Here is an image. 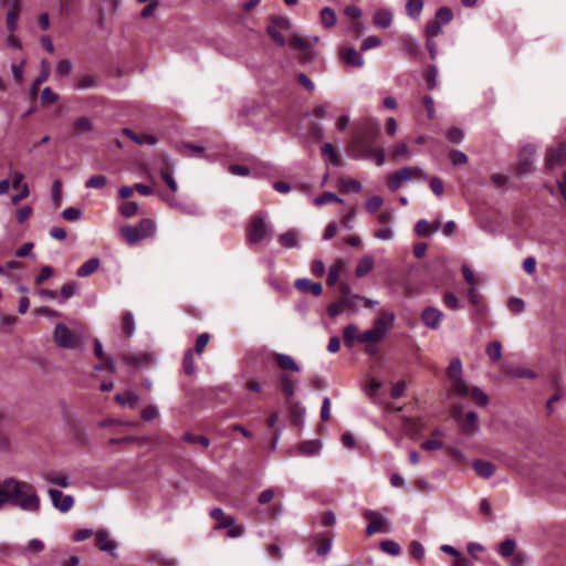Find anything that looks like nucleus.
<instances>
[{
    "label": "nucleus",
    "instance_id": "obj_1",
    "mask_svg": "<svg viewBox=\"0 0 566 566\" xmlns=\"http://www.w3.org/2000/svg\"><path fill=\"white\" fill-rule=\"evenodd\" d=\"M7 503L30 514H38L41 510V499L35 488L15 478H7L0 482V510Z\"/></svg>",
    "mask_w": 566,
    "mask_h": 566
},
{
    "label": "nucleus",
    "instance_id": "obj_2",
    "mask_svg": "<svg viewBox=\"0 0 566 566\" xmlns=\"http://www.w3.org/2000/svg\"><path fill=\"white\" fill-rule=\"evenodd\" d=\"M447 374L451 381L448 396L467 397L469 395V386L462 377V363L459 358H454L450 361Z\"/></svg>",
    "mask_w": 566,
    "mask_h": 566
},
{
    "label": "nucleus",
    "instance_id": "obj_3",
    "mask_svg": "<svg viewBox=\"0 0 566 566\" xmlns=\"http://www.w3.org/2000/svg\"><path fill=\"white\" fill-rule=\"evenodd\" d=\"M272 237V229L266 223L265 217L261 213L251 217L248 229L247 240L250 244H259Z\"/></svg>",
    "mask_w": 566,
    "mask_h": 566
},
{
    "label": "nucleus",
    "instance_id": "obj_4",
    "mask_svg": "<svg viewBox=\"0 0 566 566\" xmlns=\"http://www.w3.org/2000/svg\"><path fill=\"white\" fill-rule=\"evenodd\" d=\"M428 175L418 166H408L395 171L388 179V188L397 191L403 182L410 180H427Z\"/></svg>",
    "mask_w": 566,
    "mask_h": 566
},
{
    "label": "nucleus",
    "instance_id": "obj_5",
    "mask_svg": "<svg viewBox=\"0 0 566 566\" xmlns=\"http://www.w3.org/2000/svg\"><path fill=\"white\" fill-rule=\"evenodd\" d=\"M379 135V124L374 119H366L363 124V129L359 136L356 137L355 143L366 150L368 154L373 151L370 144Z\"/></svg>",
    "mask_w": 566,
    "mask_h": 566
},
{
    "label": "nucleus",
    "instance_id": "obj_6",
    "mask_svg": "<svg viewBox=\"0 0 566 566\" xmlns=\"http://www.w3.org/2000/svg\"><path fill=\"white\" fill-rule=\"evenodd\" d=\"M54 342L61 348L73 349L78 345L77 336L65 324H57L53 334Z\"/></svg>",
    "mask_w": 566,
    "mask_h": 566
},
{
    "label": "nucleus",
    "instance_id": "obj_7",
    "mask_svg": "<svg viewBox=\"0 0 566 566\" xmlns=\"http://www.w3.org/2000/svg\"><path fill=\"white\" fill-rule=\"evenodd\" d=\"M318 42V36H313L312 41L306 38L294 35L290 39V46L298 50L304 61H311L314 57L313 46Z\"/></svg>",
    "mask_w": 566,
    "mask_h": 566
},
{
    "label": "nucleus",
    "instance_id": "obj_8",
    "mask_svg": "<svg viewBox=\"0 0 566 566\" xmlns=\"http://www.w3.org/2000/svg\"><path fill=\"white\" fill-rule=\"evenodd\" d=\"M48 494L53 507L63 514L70 512L74 506V497L70 494H64L56 489H50Z\"/></svg>",
    "mask_w": 566,
    "mask_h": 566
},
{
    "label": "nucleus",
    "instance_id": "obj_9",
    "mask_svg": "<svg viewBox=\"0 0 566 566\" xmlns=\"http://www.w3.org/2000/svg\"><path fill=\"white\" fill-rule=\"evenodd\" d=\"M535 153L536 148L533 145H526L521 149L518 154L516 168V172L518 175H525L531 171L532 165L534 163Z\"/></svg>",
    "mask_w": 566,
    "mask_h": 566
},
{
    "label": "nucleus",
    "instance_id": "obj_10",
    "mask_svg": "<svg viewBox=\"0 0 566 566\" xmlns=\"http://www.w3.org/2000/svg\"><path fill=\"white\" fill-rule=\"evenodd\" d=\"M396 315L388 310H381L380 315L374 321L373 327L384 337L394 327Z\"/></svg>",
    "mask_w": 566,
    "mask_h": 566
},
{
    "label": "nucleus",
    "instance_id": "obj_11",
    "mask_svg": "<svg viewBox=\"0 0 566 566\" xmlns=\"http://www.w3.org/2000/svg\"><path fill=\"white\" fill-rule=\"evenodd\" d=\"M97 546L101 551L108 553L111 556H116L117 543L111 537L106 530H98L95 533Z\"/></svg>",
    "mask_w": 566,
    "mask_h": 566
},
{
    "label": "nucleus",
    "instance_id": "obj_12",
    "mask_svg": "<svg viewBox=\"0 0 566 566\" xmlns=\"http://www.w3.org/2000/svg\"><path fill=\"white\" fill-rule=\"evenodd\" d=\"M41 476L45 482L60 488H69L71 485L70 475L64 471L49 470L42 472Z\"/></svg>",
    "mask_w": 566,
    "mask_h": 566
},
{
    "label": "nucleus",
    "instance_id": "obj_13",
    "mask_svg": "<svg viewBox=\"0 0 566 566\" xmlns=\"http://www.w3.org/2000/svg\"><path fill=\"white\" fill-rule=\"evenodd\" d=\"M334 535L332 532H323L313 536L314 543L317 544L316 554L319 556H326L332 549Z\"/></svg>",
    "mask_w": 566,
    "mask_h": 566
},
{
    "label": "nucleus",
    "instance_id": "obj_14",
    "mask_svg": "<svg viewBox=\"0 0 566 566\" xmlns=\"http://www.w3.org/2000/svg\"><path fill=\"white\" fill-rule=\"evenodd\" d=\"M364 517L369 521V524L366 527V533L368 536L382 531V526L386 521L382 518L380 513L371 510H366L363 513Z\"/></svg>",
    "mask_w": 566,
    "mask_h": 566
},
{
    "label": "nucleus",
    "instance_id": "obj_15",
    "mask_svg": "<svg viewBox=\"0 0 566 566\" xmlns=\"http://www.w3.org/2000/svg\"><path fill=\"white\" fill-rule=\"evenodd\" d=\"M566 164V144L560 143L556 148H552L546 155V166L553 168L555 166Z\"/></svg>",
    "mask_w": 566,
    "mask_h": 566
},
{
    "label": "nucleus",
    "instance_id": "obj_16",
    "mask_svg": "<svg viewBox=\"0 0 566 566\" xmlns=\"http://www.w3.org/2000/svg\"><path fill=\"white\" fill-rule=\"evenodd\" d=\"M442 317L443 313L432 306L426 307L421 313L422 323L431 329H437L439 327Z\"/></svg>",
    "mask_w": 566,
    "mask_h": 566
},
{
    "label": "nucleus",
    "instance_id": "obj_17",
    "mask_svg": "<svg viewBox=\"0 0 566 566\" xmlns=\"http://www.w3.org/2000/svg\"><path fill=\"white\" fill-rule=\"evenodd\" d=\"M119 233L129 247H135L142 241V228L138 226H124L120 228Z\"/></svg>",
    "mask_w": 566,
    "mask_h": 566
},
{
    "label": "nucleus",
    "instance_id": "obj_18",
    "mask_svg": "<svg viewBox=\"0 0 566 566\" xmlns=\"http://www.w3.org/2000/svg\"><path fill=\"white\" fill-rule=\"evenodd\" d=\"M295 287L302 293H311L314 296H319L323 292V286L318 282H312L308 279H298L295 281Z\"/></svg>",
    "mask_w": 566,
    "mask_h": 566
},
{
    "label": "nucleus",
    "instance_id": "obj_19",
    "mask_svg": "<svg viewBox=\"0 0 566 566\" xmlns=\"http://www.w3.org/2000/svg\"><path fill=\"white\" fill-rule=\"evenodd\" d=\"M472 467L475 473L483 479H490L495 473V465L485 460H474Z\"/></svg>",
    "mask_w": 566,
    "mask_h": 566
},
{
    "label": "nucleus",
    "instance_id": "obj_20",
    "mask_svg": "<svg viewBox=\"0 0 566 566\" xmlns=\"http://www.w3.org/2000/svg\"><path fill=\"white\" fill-rule=\"evenodd\" d=\"M274 360L276 365L283 370H291L294 373H298L301 370L300 366L296 364L294 358L286 354L276 353L274 355Z\"/></svg>",
    "mask_w": 566,
    "mask_h": 566
},
{
    "label": "nucleus",
    "instance_id": "obj_21",
    "mask_svg": "<svg viewBox=\"0 0 566 566\" xmlns=\"http://www.w3.org/2000/svg\"><path fill=\"white\" fill-rule=\"evenodd\" d=\"M210 516L218 521V528H229L234 525L235 520L232 516L226 515L223 510L220 507H214L210 511Z\"/></svg>",
    "mask_w": 566,
    "mask_h": 566
},
{
    "label": "nucleus",
    "instance_id": "obj_22",
    "mask_svg": "<svg viewBox=\"0 0 566 566\" xmlns=\"http://www.w3.org/2000/svg\"><path fill=\"white\" fill-rule=\"evenodd\" d=\"M295 385L296 382L291 376L286 374L281 375L280 387L287 402H290L295 395Z\"/></svg>",
    "mask_w": 566,
    "mask_h": 566
},
{
    "label": "nucleus",
    "instance_id": "obj_23",
    "mask_svg": "<svg viewBox=\"0 0 566 566\" xmlns=\"http://www.w3.org/2000/svg\"><path fill=\"white\" fill-rule=\"evenodd\" d=\"M373 22L380 29H387L392 23V13L389 10L380 9L375 12Z\"/></svg>",
    "mask_w": 566,
    "mask_h": 566
},
{
    "label": "nucleus",
    "instance_id": "obj_24",
    "mask_svg": "<svg viewBox=\"0 0 566 566\" xmlns=\"http://www.w3.org/2000/svg\"><path fill=\"white\" fill-rule=\"evenodd\" d=\"M440 228V221L430 224L427 220L421 219L416 223L415 231L420 237H429Z\"/></svg>",
    "mask_w": 566,
    "mask_h": 566
},
{
    "label": "nucleus",
    "instance_id": "obj_25",
    "mask_svg": "<svg viewBox=\"0 0 566 566\" xmlns=\"http://www.w3.org/2000/svg\"><path fill=\"white\" fill-rule=\"evenodd\" d=\"M375 260L371 255H365L363 256L356 266L355 275L357 277H364L366 276L374 268Z\"/></svg>",
    "mask_w": 566,
    "mask_h": 566
},
{
    "label": "nucleus",
    "instance_id": "obj_26",
    "mask_svg": "<svg viewBox=\"0 0 566 566\" xmlns=\"http://www.w3.org/2000/svg\"><path fill=\"white\" fill-rule=\"evenodd\" d=\"M462 424V430L465 433L472 434L474 433L479 426H478V413L475 411H469L465 417L460 421Z\"/></svg>",
    "mask_w": 566,
    "mask_h": 566
},
{
    "label": "nucleus",
    "instance_id": "obj_27",
    "mask_svg": "<svg viewBox=\"0 0 566 566\" xmlns=\"http://www.w3.org/2000/svg\"><path fill=\"white\" fill-rule=\"evenodd\" d=\"M343 57L347 64L361 67L364 65V59L359 52L354 48H346L343 50Z\"/></svg>",
    "mask_w": 566,
    "mask_h": 566
},
{
    "label": "nucleus",
    "instance_id": "obj_28",
    "mask_svg": "<svg viewBox=\"0 0 566 566\" xmlns=\"http://www.w3.org/2000/svg\"><path fill=\"white\" fill-rule=\"evenodd\" d=\"M99 260L97 258H92L90 260H87L86 262H84L77 270V275L81 276V277H86L91 274H93L94 272L97 271V269L99 268Z\"/></svg>",
    "mask_w": 566,
    "mask_h": 566
},
{
    "label": "nucleus",
    "instance_id": "obj_29",
    "mask_svg": "<svg viewBox=\"0 0 566 566\" xmlns=\"http://www.w3.org/2000/svg\"><path fill=\"white\" fill-rule=\"evenodd\" d=\"M300 233L296 230H289L279 237V241L285 248H296L298 245Z\"/></svg>",
    "mask_w": 566,
    "mask_h": 566
},
{
    "label": "nucleus",
    "instance_id": "obj_30",
    "mask_svg": "<svg viewBox=\"0 0 566 566\" xmlns=\"http://www.w3.org/2000/svg\"><path fill=\"white\" fill-rule=\"evenodd\" d=\"M384 338L385 337L381 334H379L374 327L357 335V342L360 344L378 343Z\"/></svg>",
    "mask_w": 566,
    "mask_h": 566
},
{
    "label": "nucleus",
    "instance_id": "obj_31",
    "mask_svg": "<svg viewBox=\"0 0 566 566\" xmlns=\"http://www.w3.org/2000/svg\"><path fill=\"white\" fill-rule=\"evenodd\" d=\"M486 355L490 357V359L494 363L499 361L502 357V345L500 342L494 340L490 342L486 345Z\"/></svg>",
    "mask_w": 566,
    "mask_h": 566
},
{
    "label": "nucleus",
    "instance_id": "obj_32",
    "mask_svg": "<svg viewBox=\"0 0 566 566\" xmlns=\"http://www.w3.org/2000/svg\"><path fill=\"white\" fill-rule=\"evenodd\" d=\"M321 22L325 28H332L336 23V13L329 8L325 7L321 10Z\"/></svg>",
    "mask_w": 566,
    "mask_h": 566
},
{
    "label": "nucleus",
    "instance_id": "obj_33",
    "mask_svg": "<svg viewBox=\"0 0 566 566\" xmlns=\"http://www.w3.org/2000/svg\"><path fill=\"white\" fill-rule=\"evenodd\" d=\"M319 449L321 444L314 440L304 441L298 446L300 452L305 455H315L318 453Z\"/></svg>",
    "mask_w": 566,
    "mask_h": 566
},
{
    "label": "nucleus",
    "instance_id": "obj_34",
    "mask_svg": "<svg viewBox=\"0 0 566 566\" xmlns=\"http://www.w3.org/2000/svg\"><path fill=\"white\" fill-rule=\"evenodd\" d=\"M516 548V543L512 538H506L505 541L500 543L499 553L504 558H509L514 555V551Z\"/></svg>",
    "mask_w": 566,
    "mask_h": 566
},
{
    "label": "nucleus",
    "instance_id": "obj_35",
    "mask_svg": "<svg viewBox=\"0 0 566 566\" xmlns=\"http://www.w3.org/2000/svg\"><path fill=\"white\" fill-rule=\"evenodd\" d=\"M423 9L422 0H408L406 4V11L409 17L417 19Z\"/></svg>",
    "mask_w": 566,
    "mask_h": 566
},
{
    "label": "nucleus",
    "instance_id": "obj_36",
    "mask_svg": "<svg viewBox=\"0 0 566 566\" xmlns=\"http://www.w3.org/2000/svg\"><path fill=\"white\" fill-rule=\"evenodd\" d=\"M160 178L168 186L171 192H176L178 190V185L172 176V171L167 168H161L159 171Z\"/></svg>",
    "mask_w": 566,
    "mask_h": 566
},
{
    "label": "nucleus",
    "instance_id": "obj_37",
    "mask_svg": "<svg viewBox=\"0 0 566 566\" xmlns=\"http://www.w3.org/2000/svg\"><path fill=\"white\" fill-rule=\"evenodd\" d=\"M138 211H139V206L136 202H123L118 207V212L124 218H132V217L136 216L138 213Z\"/></svg>",
    "mask_w": 566,
    "mask_h": 566
},
{
    "label": "nucleus",
    "instance_id": "obj_38",
    "mask_svg": "<svg viewBox=\"0 0 566 566\" xmlns=\"http://www.w3.org/2000/svg\"><path fill=\"white\" fill-rule=\"evenodd\" d=\"M468 396H470L472 399H474L476 401V403L481 407H485L489 402L488 395L479 387H473V388L469 387Z\"/></svg>",
    "mask_w": 566,
    "mask_h": 566
},
{
    "label": "nucleus",
    "instance_id": "obj_39",
    "mask_svg": "<svg viewBox=\"0 0 566 566\" xmlns=\"http://www.w3.org/2000/svg\"><path fill=\"white\" fill-rule=\"evenodd\" d=\"M182 368L184 371L188 376H192L196 371L195 360H193V350L188 349L185 353L184 359H182Z\"/></svg>",
    "mask_w": 566,
    "mask_h": 566
},
{
    "label": "nucleus",
    "instance_id": "obj_40",
    "mask_svg": "<svg viewBox=\"0 0 566 566\" xmlns=\"http://www.w3.org/2000/svg\"><path fill=\"white\" fill-rule=\"evenodd\" d=\"M321 151L323 156L328 157L329 161L334 166L339 165V157L334 150V147L331 143H324L321 147Z\"/></svg>",
    "mask_w": 566,
    "mask_h": 566
},
{
    "label": "nucleus",
    "instance_id": "obj_41",
    "mask_svg": "<svg viewBox=\"0 0 566 566\" xmlns=\"http://www.w3.org/2000/svg\"><path fill=\"white\" fill-rule=\"evenodd\" d=\"M380 549L391 556H397L401 552L400 545L391 539H386L380 543Z\"/></svg>",
    "mask_w": 566,
    "mask_h": 566
},
{
    "label": "nucleus",
    "instance_id": "obj_42",
    "mask_svg": "<svg viewBox=\"0 0 566 566\" xmlns=\"http://www.w3.org/2000/svg\"><path fill=\"white\" fill-rule=\"evenodd\" d=\"M123 333L127 336H132L135 332V321L134 316L130 312H126L123 316L122 324Z\"/></svg>",
    "mask_w": 566,
    "mask_h": 566
},
{
    "label": "nucleus",
    "instance_id": "obj_43",
    "mask_svg": "<svg viewBox=\"0 0 566 566\" xmlns=\"http://www.w3.org/2000/svg\"><path fill=\"white\" fill-rule=\"evenodd\" d=\"M180 148H181L182 154H185L187 156H191V157L201 156L205 151V148L202 146L190 144V143H182L180 145Z\"/></svg>",
    "mask_w": 566,
    "mask_h": 566
},
{
    "label": "nucleus",
    "instance_id": "obj_44",
    "mask_svg": "<svg viewBox=\"0 0 566 566\" xmlns=\"http://www.w3.org/2000/svg\"><path fill=\"white\" fill-rule=\"evenodd\" d=\"M182 441L187 443H199L203 448H208L210 446V440L206 436H195L192 433H185L182 436Z\"/></svg>",
    "mask_w": 566,
    "mask_h": 566
},
{
    "label": "nucleus",
    "instance_id": "obj_45",
    "mask_svg": "<svg viewBox=\"0 0 566 566\" xmlns=\"http://www.w3.org/2000/svg\"><path fill=\"white\" fill-rule=\"evenodd\" d=\"M329 202L343 203V200L337 197L334 192H323L319 197L315 198L314 203L316 206H323Z\"/></svg>",
    "mask_w": 566,
    "mask_h": 566
},
{
    "label": "nucleus",
    "instance_id": "obj_46",
    "mask_svg": "<svg viewBox=\"0 0 566 566\" xmlns=\"http://www.w3.org/2000/svg\"><path fill=\"white\" fill-rule=\"evenodd\" d=\"M73 128L77 130L80 134H82L91 132L93 129V125L88 117L82 116L74 122Z\"/></svg>",
    "mask_w": 566,
    "mask_h": 566
},
{
    "label": "nucleus",
    "instance_id": "obj_47",
    "mask_svg": "<svg viewBox=\"0 0 566 566\" xmlns=\"http://www.w3.org/2000/svg\"><path fill=\"white\" fill-rule=\"evenodd\" d=\"M452 19V10L448 7H441L436 12V21H439L440 24H448Z\"/></svg>",
    "mask_w": 566,
    "mask_h": 566
},
{
    "label": "nucleus",
    "instance_id": "obj_48",
    "mask_svg": "<svg viewBox=\"0 0 566 566\" xmlns=\"http://www.w3.org/2000/svg\"><path fill=\"white\" fill-rule=\"evenodd\" d=\"M49 75H50V65L46 61H42L41 62V73L33 83V87H32L33 92L36 91V88L40 84H42L43 82H45L49 78Z\"/></svg>",
    "mask_w": 566,
    "mask_h": 566
},
{
    "label": "nucleus",
    "instance_id": "obj_49",
    "mask_svg": "<svg viewBox=\"0 0 566 566\" xmlns=\"http://www.w3.org/2000/svg\"><path fill=\"white\" fill-rule=\"evenodd\" d=\"M116 400L123 407H129V408L135 407V405L137 403V397L134 396L132 392L118 394L116 396Z\"/></svg>",
    "mask_w": 566,
    "mask_h": 566
},
{
    "label": "nucleus",
    "instance_id": "obj_50",
    "mask_svg": "<svg viewBox=\"0 0 566 566\" xmlns=\"http://www.w3.org/2000/svg\"><path fill=\"white\" fill-rule=\"evenodd\" d=\"M360 333H358V328L356 325L354 324H349L347 325L344 331H343V337H344V342L347 346H352V340L354 338L357 339V335H359Z\"/></svg>",
    "mask_w": 566,
    "mask_h": 566
},
{
    "label": "nucleus",
    "instance_id": "obj_51",
    "mask_svg": "<svg viewBox=\"0 0 566 566\" xmlns=\"http://www.w3.org/2000/svg\"><path fill=\"white\" fill-rule=\"evenodd\" d=\"M382 203H384V200L381 197L374 196L366 201V203H365L366 211L370 214H374L379 210V208L382 206Z\"/></svg>",
    "mask_w": 566,
    "mask_h": 566
},
{
    "label": "nucleus",
    "instance_id": "obj_52",
    "mask_svg": "<svg viewBox=\"0 0 566 566\" xmlns=\"http://www.w3.org/2000/svg\"><path fill=\"white\" fill-rule=\"evenodd\" d=\"M107 184V179L103 175H94L85 182L86 188L101 189Z\"/></svg>",
    "mask_w": 566,
    "mask_h": 566
},
{
    "label": "nucleus",
    "instance_id": "obj_53",
    "mask_svg": "<svg viewBox=\"0 0 566 566\" xmlns=\"http://www.w3.org/2000/svg\"><path fill=\"white\" fill-rule=\"evenodd\" d=\"M442 300H443V304L452 311H457L461 307L459 298L452 292H446L443 294Z\"/></svg>",
    "mask_w": 566,
    "mask_h": 566
},
{
    "label": "nucleus",
    "instance_id": "obj_54",
    "mask_svg": "<svg viewBox=\"0 0 566 566\" xmlns=\"http://www.w3.org/2000/svg\"><path fill=\"white\" fill-rule=\"evenodd\" d=\"M268 34L271 36V39L280 46H284L286 41L285 38L280 33L276 27L269 25L266 28Z\"/></svg>",
    "mask_w": 566,
    "mask_h": 566
},
{
    "label": "nucleus",
    "instance_id": "obj_55",
    "mask_svg": "<svg viewBox=\"0 0 566 566\" xmlns=\"http://www.w3.org/2000/svg\"><path fill=\"white\" fill-rule=\"evenodd\" d=\"M390 155L394 159H398L403 156H409L410 150H409L408 145L406 143L401 142L395 146V148L391 150Z\"/></svg>",
    "mask_w": 566,
    "mask_h": 566
},
{
    "label": "nucleus",
    "instance_id": "obj_56",
    "mask_svg": "<svg viewBox=\"0 0 566 566\" xmlns=\"http://www.w3.org/2000/svg\"><path fill=\"white\" fill-rule=\"evenodd\" d=\"M340 190L342 191H353V192H360L361 191V184L357 180L349 179V180H343L340 184Z\"/></svg>",
    "mask_w": 566,
    "mask_h": 566
},
{
    "label": "nucleus",
    "instance_id": "obj_57",
    "mask_svg": "<svg viewBox=\"0 0 566 566\" xmlns=\"http://www.w3.org/2000/svg\"><path fill=\"white\" fill-rule=\"evenodd\" d=\"M135 190L142 193V182L135 184L133 187L124 186L119 188L118 196L120 199H127L133 195Z\"/></svg>",
    "mask_w": 566,
    "mask_h": 566
},
{
    "label": "nucleus",
    "instance_id": "obj_58",
    "mask_svg": "<svg viewBox=\"0 0 566 566\" xmlns=\"http://www.w3.org/2000/svg\"><path fill=\"white\" fill-rule=\"evenodd\" d=\"M77 292V284L75 282H69L61 287V297L67 300L74 296Z\"/></svg>",
    "mask_w": 566,
    "mask_h": 566
},
{
    "label": "nucleus",
    "instance_id": "obj_59",
    "mask_svg": "<svg viewBox=\"0 0 566 566\" xmlns=\"http://www.w3.org/2000/svg\"><path fill=\"white\" fill-rule=\"evenodd\" d=\"M410 554L415 559L421 560L424 557V548L422 544L418 541H412L410 544Z\"/></svg>",
    "mask_w": 566,
    "mask_h": 566
},
{
    "label": "nucleus",
    "instance_id": "obj_60",
    "mask_svg": "<svg viewBox=\"0 0 566 566\" xmlns=\"http://www.w3.org/2000/svg\"><path fill=\"white\" fill-rule=\"evenodd\" d=\"M507 306H509L510 311L514 314H520V313L524 312V310H525L524 301L522 298H517V297L510 298Z\"/></svg>",
    "mask_w": 566,
    "mask_h": 566
},
{
    "label": "nucleus",
    "instance_id": "obj_61",
    "mask_svg": "<svg viewBox=\"0 0 566 566\" xmlns=\"http://www.w3.org/2000/svg\"><path fill=\"white\" fill-rule=\"evenodd\" d=\"M62 216L67 221H77L82 217V211L75 207H70L62 212Z\"/></svg>",
    "mask_w": 566,
    "mask_h": 566
},
{
    "label": "nucleus",
    "instance_id": "obj_62",
    "mask_svg": "<svg viewBox=\"0 0 566 566\" xmlns=\"http://www.w3.org/2000/svg\"><path fill=\"white\" fill-rule=\"evenodd\" d=\"M72 69H73V66H72L71 61L61 60L56 64V74L61 75V76H66V75L71 74Z\"/></svg>",
    "mask_w": 566,
    "mask_h": 566
},
{
    "label": "nucleus",
    "instance_id": "obj_63",
    "mask_svg": "<svg viewBox=\"0 0 566 566\" xmlns=\"http://www.w3.org/2000/svg\"><path fill=\"white\" fill-rule=\"evenodd\" d=\"M442 24L439 21H431L426 27L427 35L432 39L441 33Z\"/></svg>",
    "mask_w": 566,
    "mask_h": 566
},
{
    "label": "nucleus",
    "instance_id": "obj_64",
    "mask_svg": "<svg viewBox=\"0 0 566 566\" xmlns=\"http://www.w3.org/2000/svg\"><path fill=\"white\" fill-rule=\"evenodd\" d=\"M381 44V40L380 38L376 36V35H370V36H367L363 43H361V51H367L369 49H373V48H377Z\"/></svg>",
    "mask_w": 566,
    "mask_h": 566
}]
</instances>
